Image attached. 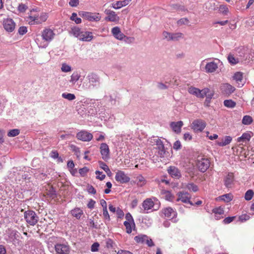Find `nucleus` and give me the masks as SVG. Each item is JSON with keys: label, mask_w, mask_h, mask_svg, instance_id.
<instances>
[{"label": "nucleus", "mask_w": 254, "mask_h": 254, "mask_svg": "<svg viewBox=\"0 0 254 254\" xmlns=\"http://www.w3.org/2000/svg\"><path fill=\"white\" fill-rule=\"evenodd\" d=\"M55 33L54 31L49 28H45L41 32L42 39L44 41L43 42H40L38 39H36V42L39 47L45 48L48 44L54 38Z\"/></svg>", "instance_id": "f257e3e1"}, {"label": "nucleus", "mask_w": 254, "mask_h": 254, "mask_svg": "<svg viewBox=\"0 0 254 254\" xmlns=\"http://www.w3.org/2000/svg\"><path fill=\"white\" fill-rule=\"evenodd\" d=\"M86 78L88 83L84 82L83 84V86L86 89H91L99 85L100 78L97 74L94 73L89 74Z\"/></svg>", "instance_id": "f03ea898"}, {"label": "nucleus", "mask_w": 254, "mask_h": 254, "mask_svg": "<svg viewBox=\"0 0 254 254\" xmlns=\"http://www.w3.org/2000/svg\"><path fill=\"white\" fill-rule=\"evenodd\" d=\"M24 216L27 223L31 226H34L39 220V217L36 213L32 210L25 211Z\"/></svg>", "instance_id": "7ed1b4c3"}, {"label": "nucleus", "mask_w": 254, "mask_h": 254, "mask_svg": "<svg viewBox=\"0 0 254 254\" xmlns=\"http://www.w3.org/2000/svg\"><path fill=\"white\" fill-rule=\"evenodd\" d=\"M210 161L205 157H198L196 161V166L201 172H205L209 167Z\"/></svg>", "instance_id": "20e7f679"}, {"label": "nucleus", "mask_w": 254, "mask_h": 254, "mask_svg": "<svg viewBox=\"0 0 254 254\" xmlns=\"http://www.w3.org/2000/svg\"><path fill=\"white\" fill-rule=\"evenodd\" d=\"M79 15L90 21H99L101 18L99 13L81 11L79 12Z\"/></svg>", "instance_id": "39448f33"}, {"label": "nucleus", "mask_w": 254, "mask_h": 254, "mask_svg": "<svg viewBox=\"0 0 254 254\" xmlns=\"http://www.w3.org/2000/svg\"><path fill=\"white\" fill-rule=\"evenodd\" d=\"M215 61H211L206 63L204 67V70L206 73H213L215 72L218 68L220 61L218 59H215Z\"/></svg>", "instance_id": "423d86ee"}, {"label": "nucleus", "mask_w": 254, "mask_h": 254, "mask_svg": "<svg viewBox=\"0 0 254 254\" xmlns=\"http://www.w3.org/2000/svg\"><path fill=\"white\" fill-rule=\"evenodd\" d=\"M205 127V122L201 119L193 121L191 125V127L194 132H201L204 129Z\"/></svg>", "instance_id": "0eeeda50"}, {"label": "nucleus", "mask_w": 254, "mask_h": 254, "mask_svg": "<svg viewBox=\"0 0 254 254\" xmlns=\"http://www.w3.org/2000/svg\"><path fill=\"white\" fill-rule=\"evenodd\" d=\"M178 198L177 201H181L182 202L185 203H189L191 205H193V204L190 201L191 195L188 192L184 191H180L177 193Z\"/></svg>", "instance_id": "6e6552de"}, {"label": "nucleus", "mask_w": 254, "mask_h": 254, "mask_svg": "<svg viewBox=\"0 0 254 254\" xmlns=\"http://www.w3.org/2000/svg\"><path fill=\"white\" fill-rule=\"evenodd\" d=\"M104 12L107 15L105 18V20L115 23H118L119 21L120 17L115 11L110 9H106Z\"/></svg>", "instance_id": "1a4fd4ad"}, {"label": "nucleus", "mask_w": 254, "mask_h": 254, "mask_svg": "<svg viewBox=\"0 0 254 254\" xmlns=\"http://www.w3.org/2000/svg\"><path fill=\"white\" fill-rule=\"evenodd\" d=\"M116 181L122 184L127 183L130 180V178L122 171H118L116 174Z\"/></svg>", "instance_id": "9d476101"}, {"label": "nucleus", "mask_w": 254, "mask_h": 254, "mask_svg": "<svg viewBox=\"0 0 254 254\" xmlns=\"http://www.w3.org/2000/svg\"><path fill=\"white\" fill-rule=\"evenodd\" d=\"M55 249L57 254H68L70 248L68 245L57 244L55 245Z\"/></svg>", "instance_id": "9b49d317"}, {"label": "nucleus", "mask_w": 254, "mask_h": 254, "mask_svg": "<svg viewBox=\"0 0 254 254\" xmlns=\"http://www.w3.org/2000/svg\"><path fill=\"white\" fill-rule=\"evenodd\" d=\"M76 137L82 141H89L93 138V135L86 130H82L76 134Z\"/></svg>", "instance_id": "f8f14e48"}, {"label": "nucleus", "mask_w": 254, "mask_h": 254, "mask_svg": "<svg viewBox=\"0 0 254 254\" xmlns=\"http://www.w3.org/2000/svg\"><path fill=\"white\" fill-rule=\"evenodd\" d=\"M154 205V203L151 198H147L143 201L142 204L143 209L141 211V213H146L148 212V210L152 209Z\"/></svg>", "instance_id": "ddd939ff"}, {"label": "nucleus", "mask_w": 254, "mask_h": 254, "mask_svg": "<svg viewBox=\"0 0 254 254\" xmlns=\"http://www.w3.org/2000/svg\"><path fill=\"white\" fill-rule=\"evenodd\" d=\"M100 149L102 159L104 160L108 159L110 153L108 145L105 143H102L101 144Z\"/></svg>", "instance_id": "4468645a"}, {"label": "nucleus", "mask_w": 254, "mask_h": 254, "mask_svg": "<svg viewBox=\"0 0 254 254\" xmlns=\"http://www.w3.org/2000/svg\"><path fill=\"white\" fill-rule=\"evenodd\" d=\"M3 25L5 30L9 32L13 31L15 28V23L12 19L10 18L4 19Z\"/></svg>", "instance_id": "2eb2a0df"}, {"label": "nucleus", "mask_w": 254, "mask_h": 254, "mask_svg": "<svg viewBox=\"0 0 254 254\" xmlns=\"http://www.w3.org/2000/svg\"><path fill=\"white\" fill-rule=\"evenodd\" d=\"M111 32L114 37L119 40H122L125 37V35L121 32L120 27L116 26L111 30Z\"/></svg>", "instance_id": "dca6fc26"}, {"label": "nucleus", "mask_w": 254, "mask_h": 254, "mask_svg": "<svg viewBox=\"0 0 254 254\" xmlns=\"http://www.w3.org/2000/svg\"><path fill=\"white\" fill-rule=\"evenodd\" d=\"M35 11L33 9L30 11L29 16L27 17V21L30 25H35L40 24L39 22V15L37 14H33V12Z\"/></svg>", "instance_id": "f3484780"}, {"label": "nucleus", "mask_w": 254, "mask_h": 254, "mask_svg": "<svg viewBox=\"0 0 254 254\" xmlns=\"http://www.w3.org/2000/svg\"><path fill=\"white\" fill-rule=\"evenodd\" d=\"M222 92L226 95H230L235 90V88L228 83H224L221 86Z\"/></svg>", "instance_id": "a211bd4d"}, {"label": "nucleus", "mask_w": 254, "mask_h": 254, "mask_svg": "<svg viewBox=\"0 0 254 254\" xmlns=\"http://www.w3.org/2000/svg\"><path fill=\"white\" fill-rule=\"evenodd\" d=\"M183 126L182 121H178L176 122H172L170 124V127L172 130L176 133L178 134L181 132V128Z\"/></svg>", "instance_id": "6ab92c4d"}, {"label": "nucleus", "mask_w": 254, "mask_h": 254, "mask_svg": "<svg viewBox=\"0 0 254 254\" xmlns=\"http://www.w3.org/2000/svg\"><path fill=\"white\" fill-rule=\"evenodd\" d=\"M156 142L158 150V154L161 157H164L166 154V151L163 142L158 138L156 139Z\"/></svg>", "instance_id": "aec40b11"}, {"label": "nucleus", "mask_w": 254, "mask_h": 254, "mask_svg": "<svg viewBox=\"0 0 254 254\" xmlns=\"http://www.w3.org/2000/svg\"><path fill=\"white\" fill-rule=\"evenodd\" d=\"M93 38L94 36L91 32L83 31L79 40L82 41L90 42L93 39Z\"/></svg>", "instance_id": "412c9836"}, {"label": "nucleus", "mask_w": 254, "mask_h": 254, "mask_svg": "<svg viewBox=\"0 0 254 254\" xmlns=\"http://www.w3.org/2000/svg\"><path fill=\"white\" fill-rule=\"evenodd\" d=\"M201 93L202 94V98L204 97H206V100L209 101L214 96V91L210 90L208 88H204L201 90Z\"/></svg>", "instance_id": "4be33fe9"}, {"label": "nucleus", "mask_w": 254, "mask_h": 254, "mask_svg": "<svg viewBox=\"0 0 254 254\" xmlns=\"http://www.w3.org/2000/svg\"><path fill=\"white\" fill-rule=\"evenodd\" d=\"M6 234L8 236L9 241L11 242H14L18 237V233L16 230L8 229L6 231Z\"/></svg>", "instance_id": "5701e85b"}, {"label": "nucleus", "mask_w": 254, "mask_h": 254, "mask_svg": "<svg viewBox=\"0 0 254 254\" xmlns=\"http://www.w3.org/2000/svg\"><path fill=\"white\" fill-rule=\"evenodd\" d=\"M162 212L166 217L168 218H173L176 217L177 215L176 211L170 207L163 209Z\"/></svg>", "instance_id": "b1692460"}, {"label": "nucleus", "mask_w": 254, "mask_h": 254, "mask_svg": "<svg viewBox=\"0 0 254 254\" xmlns=\"http://www.w3.org/2000/svg\"><path fill=\"white\" fill-rule=\"evenodd\" d=\"M160 194L162 197L167 201H173L175 198V196L169 190H162Z\"/></svg>", "instance_id": "393cba45"}, {"label": "nucleus", "mask_w": 254, "mask_h": 254, "mask_svg": "<svg viewBox=\"0 0 254 254\" xmlns=\"http://www.w3.org/2000/svg\"><path fill=\"white\" fill-rule=\"evenodd\" d=\"M168 171L169 174L173 178L179 179L181 176V172L179 169L175 167H170Z\"/></svg>", "instance_id": "a878e982"}, {"label": "nucleus", "mask_w": 254, "mask_h": 254, "mask_svg": "<svg viewBox=\"0 0 254 254\" xmlns=\"http://www.w3.org/2000/svg\"><path fill=\"white\" fill-rule=\"evenodd\" d=\"M234 181V175L233 173H229L224 179L225 186L228 188H231Z\"/></svg>", "instance_id": "bb28decb"}, {"label": "nucleus", "mask_w": 254, "mask_h": 254, "mask_svg": "<svg viewBox=\"0 0 254 254\" xmlns=\"http://www.w3.org/2000/svg\"><path fill=\"white\" fill-rule=\"evenodd\" d=\"M253 135L252 132H247L244 133L241 136L238 137L237 139V142H246V141H250L251 138Z\"/></svg>", "instance_id": "cd10ccee"}, {"label": "nucleus", "mask_w": 254, "mask_h": 254, "mask_svg": "<svg viewBox=\"0 0 254 254\" xmlns=\"http://www.w3.org/2000/svg\"><path fill=\"white\" fill-rule=\"evenodd\" d=\"M188 92L190 94L193 95L197 98H202V94L201 93V90L198 88L194 87H190L188 89Z\"/></svg>", "instance_id": "c85d7f7f"}, {"label": "nucleus", "mask_w": 254, "mask_h": 254, "mask_svg": "<svg viewBox=\"0 0 254 254\" xmlns=\"http://www.w3.org/2000/svg\"><path fill=\"white\" fill-rule=\"evenodd\" d=\"M71 215L75 217L77 219H79L83 214L82 209L80 208L77 207L70 211Z\"/></svg>", "instance_id": "c756f323"}, {"label": "nucleus", "mask_w": 254, "mask_h": 254, "mask_svg": "<svg viewBox=\"0 0 254 254\" xmlns=\"http://www.w3.org/2000/svg\"><path fill=\"white\" fill-rule=\"evenodd\" d=\"M82 32L83 31L81 28L77 26H74L71 28L70 33L75 37H76L80 40Z\"/></svg>", "instance_id": "7c9ffc66"}, {"label": "nucleus", "mask_w": 254, "mask_h": 254, "mask_svg": "<svg viewBox=\"0 0 254 254\" xmlns=\"http://www.w3.org/2000/svg\"><path fill=\"white\" fill-rule=\"evenodd\" d=\"M80 76V74L77 71L73 72L70 76V79L69 80V83H71L72 85H74L79 79Z\"/></svg>", "instance_id": "2f4dec72"}, {"label": "nucleus", "mask_w": 254, "mask_h": 254, "mask_svg": "<svg viewBox=\"0 0 254 254\" xmlns=\"http://www.w3.org/2000/svg\"><path fill=\"white\" fill-rule=\"evenodd\" d=\"M212 212L215 214V219L216 220L220 219L221 217L218 215H223L224 212L223 208L221 207H216L213 209Z\"/></svg>", "instance_id": "473e14b6"}, {"label": "nucleus", "mask_w": 254, "mask_h": 254, "mask_svg": "<svg viewBox=\"0 0 254 254\" xmlns=\"http://www.w3.org/2000/svg\"><path fill=\"white\" fill-rule=\"evenodd\" d=\"M232 140V138L231 136H226L224 137V139L223 140V141H217L216 142V143L218 145H219L220 146H226V145L229 144V143H230Z\"/></svg>", "instance_id": "72a5a7b5"}, {"label": "nucleus", "mask_w": 254, "mask_h": 254, "mask_svg": "<svg viewBox=\"0 0 254 254\" xmlns=\"http://www.w3.org/2000/svg\"><path fill=\"white\" fill-rule=\"evenodd\" d=\"M124 224L126 227V232L128 234H130L132 232V229H134L135 228V225L134 222H124Z\"/></svg>", "instance_id": "f704fd0d"}, {"label": "nucleus", "mask_w": 254, "mask_h": 254, "mask_svg": "<svg viewBox=\"0 0 254 254\" xmlns=\"http://www.w3.org/2000/svg\"><path fill=\"white\" fill-rule=\"evenodd\" d=\"M147 237L145 235L140 234L135 236L134 239L137 243H144L146 242Z\"/></svg>", "instance_id": "c9c22d12"}, {"label": "nucleus", "mask_w": 254, "mask_h": 254, "mask_svg": "<svg viewBox=\"0 0 254 254\" xmlns=\"http://www.w3.org/2000/svg\"><path fill=\"white\" fill-rule=\"evenodd\" d=\"M135 182L138 186L142 187L146 184V180L142 176L139 175L136 177Z\"/></svg>", "instance_id": "e433bc0d"}, {"label": "nucleus", "mask_w": 254, "mask_h": 254, "mask_svg": "<svg viewBox=\"0 0 254 254\" xmlns=\"http://www.w3.org/2000/svg\"><path fill=\"white\" fill-rule=\"evenodd\" d=\"M218 198L219 200H223L225 202H229L232 199L233 196L231 193H227L220 196Z\"/></svg>", "instance_id": "4c0bfd02"}, {"label": "nucleus", "mask_w": 254, "mask_h": 254, "mask_svg": "<svg viewBox=\"0 0 254 254\" xmlns=\"http://www.w3.org/2000/svg\"><path fill=\"white\" fill-rule=\"evenodd\" d=\"M77 111L78 114L82 118H85L86 117H88L87 110L85 109V108L84 107H79L77 109Z\"/></svg>", "instance_id": "58836bf2"}, {"label": "nucleus", "mask_w": 254, "mask_h": 254, "mask_svg": "<svg viewBox=\"0 0 254 254\" xmlns=\"http://www.w3.org/2000/svg\"><path fill=\"white\" fill-rule=\"evenodd\" d=\"M62 97L65 99H67L69 101H72L75 99V96L73 94L68 93H63L62 94Z\"/></svg>", "instance_id": "ea45409f"}, {"label": "nucleus", "mask_w": 254, "mask_h": 254, "mask_svg": "<svg viewBox=\"0 0 254 254\" xmlns=\"http://www.w3.org/2000/svg\"><path fill=\"white\" fill-rule=\"evenodd\" d=\"M224 105L225 107L229 108H234L236 105V103L233 100H225L224 101Z\"/></svg>", "instance_id": "a19ab883"}, {"label": "nucleus", "mask_w": 254, "mask_h": 254, "mask_svg": "<svg viewBox=\"0 0 254 254\" xmlns=\"http://www.w3.org/2000/svg\"><path fill=\"white\" fill-rule=\"evenodd\" d=\"M71 67L66 63H63L62 64L61 70L62 72H69L71 71Z\"/></svg>", "instance_id": "79ce46f5"}, {"label": "nucleus", "mask_w": 254, "mask_h": 254, "mask_svg": "<svg viewBox=\"0 0 254 254\" xmlns=\"http://www.w3.org/2000/svg\"><path fill=\"white\" fill-rule=\"evenodd\" d=\"M252 122L253 119L250 116H245L242 120V123L245 125H250Z\"/></svg>", "instance_id": "37998d69"}, {"label": "nucleus", "mask_w": 254, "mask_h": 254, "mask_svg": "<svg viewBox=\"0 0 254 254\" xmlns=\"http://www.w3.org/2000/svg\"><path fill=\"white\" fill-rule=\"evenodd\" d=\"M186 188H187L189 190L192 191L193 192H196L198 190L197 186L193 183L188 184L186 186Z\"/></svg>", "instance_id": "c03bdc74"}, {"label": "nucleus", "mask_w": 254, "mask_h": 254, "mask_svg": "<svg viewBox=\"0 0 254 254\" xmlns=\"http://www.w3.org/2000/svg\"><path fill=\"white\" fill-rule=\"evenodd\" d=\"M233 79L237 82H241L243 79V74L241 72H237L233 76Z\"/></svg>", "instance_id": "a18cd8bd"}, {"label": "nucleus", "mask_w": 254, "mask_h": 254, "mask_svg": "<svg viewBox=\"0 0 254 254\" xmlns=\"http://www.w3.org/2000/svg\"><path fill=\"white\" fill-rule=\"evenodd\" d=\"M254 191L251 190H249L245 193V198L247 200H250L252 199Z\"/></svg>", "instance_id": "49530a36"}, {"label": "nucleus", "mask_w": 254, "mask_h": 254, "mask_svg": "<svg viewBox=\"0 0 254 254\" xmlns=\"http://www.w3.org/2000/svg\"><path fill=\"white\" fill-rule=\"evenodd\" d=\"M87 116H95L97 113V110L95 107H90L87 109Z\"/></svg>", "instance_id": "de8ad7c7"}, {"label": "nucleus", "mask_w": 254, "mask_h": 254, "mask_svg": "<svg viewBox=\"0 0 254 254\" xmlns=\"http://www.w3.org/2000/svg\"><path fill=\"white\" fill-rule=\"evenodd\" d=\"M20 133L19 130L18 129H13L10 130L7 133L9 137H14L18 135Z\"/></svg>", "instance_id": "09e8293b"}, {"label": "nucleus", "mask_w": 254, "mask_h": 254, "mask_svg": "<svg viewBox=\"0 0 254 254\" xmlns=\"http://www.w3.org/2000/svg\"><path fill=\"white\" fill-rule=\"evenodd\" d=\"M123 2H122L121 1L119 0L112 4V7L115 9H120L124 6L123 5Z\"/></svg>", "instance_id": "8fccbe9b"}, {"label": "nucleus", "mask_w": 254, "mask_h": 254, "mask_svg": "<svg viewBox=\"0 0 254 254\" xmlns=\"http://www.w3.org/2000/svg\"><path fill=\"white\" fill-rule=\"evenodd\" d=\"M70 19L74 21L76 24H79L81 22V18L77 17V14L76 13H72Z\"/></svg>", "instance_id": "3c124183"}, {"label": "nucleus", "mask_w": 254, "mask_h": 254, "mask_svg": "<svg viewBox=\"0 0 254 254\" xmlns=\"http://www.w3.org/2000/svg\"><path fill=\"white\" fill-rule=\"evenodd\" d=\"M183 38V34L181 33H172V40L178 41Z\"/></svg>", "instance_id": "603ef678"}, {"label": "nucleus", "mask_w": 254, "mask_h": 254, "mask_svg": "<svg viewBox=\"0 0 254 254\" xmlns=\"http://www.w3.org/2000/svg\"><path fill=\"white\" fill-rule=\"evenodd\" d=\"M100 166L102 169H103L107 173V174L108 175L111 173V171H110V169L109 168L108 166L105 163L100 162Z\"/></svg>", "instance_id": "864d4df0"}, {"label": "nucleus", "mask_w": 254, "mask_h": 254, "mask_svg": "<svg viewBox=\"0 0 254 254\" xmlns=\"http://www.w3.org/2000/svg\"><path fill=\"white\" fill-rule=\"evenodd\" d=\"M228 60L230 63L235 64L239 62L238 59H236L235 57L231 55H230L228 57Z\"/></svg>", "instance_id": "5fc2aeb1"}, {"label": "nucleus", "mask_w": 254, "mask_h": 254, "mask_svg": "<svg viewBox=\"0 0 254 254\" xmlns=\"http://www.w3.org/2000/svg\"><path fill=\"white\" fill-rule=\"evenodd\" d=\"M47 18L48 14L46 13H42L41 15L39 16V22H40V24L46 21Z\"/></svg>", "instance_id": "6e6d98bb"}, {"label": "nucleus", "mask_w": 254, "mask_h": 254, "mask_svg": "<svg viewBox=\"0 0 254 254\" xmlns=\"http://www.w3.org/2000/svg\"><path fill=\"white\" fill-rule=\"evenodd\" d=\"M95 174L97 175L96 178L101 181L103 180L106 177L105 175L104 174L103 172L99 171H96Z\"/></svg>", "instance_id": "4d7b16f0"}, {"label": "nucleus", "mask_w": 254, "mask_h": 254, "mask_svg": "<svg viewBox=\"0 0 254 254\" xmlns=\"http://www.w3.org/2000/svg\"><path fill=\"white\" fill-rule=\"evenodd\" d=\"M89 170L87 167H84L82 168H80L79 170V173L80 174V175L82 177H84L86 175V174L88 173Z\"/></svg>", "instance_id": "13d9d810"}, {"label": "nucleus", "mask_w": 254, "mask_h": 254, "mask_svg": "<svg viewBox=\"0 0 254 254\" xmlns=\"http://www.w3.org/2000/svg\"><path fill=\"white\" fill-rule=\"evenodd\" d=\"M189 23V20L187 18H181L177 21L178 25L180 26L184 24H188Z\"/></svg>", "instance_id": "bf43d9fd"}, {"label": "nucleus", "mask_w": 254, "mask_h": 254, "mask_svg": "<svg viewBox=\"0 0 254 254\" xmlns=\"http://www.w3.org/2000/svg\"><path fill=\"white\" fill-rule=\"evenodd\" d=\"M163 36L165 39L168 41L172 40V33L166 31L163 33Z\"/></svg>", "instance_id": "052dcab7"}, {"label": "nucleus", "mask_w": 254, "mask_h": 254, "mask_svg": "<svg viewBox=\"0 0 254 254\" xmlns=\"http://www.w3.org/2000/svg\"><path fill=\"white\" fill-rule=\"evenodd\" d=\"M28 8V6L25 4H19L18 6V10L21 12H24Z\"/></svg>", "instance_id": "680f3d73"}, {"label": "nucleus", "mask_w": 254, "mask_h": 254, "mask_svg": "<svg viewBox=\"0 0 254 254\" xmlns=\"http://www.w3.org/2000/svg\"><path fill=\"white\" fill-rule=\"evenodd\" d=\"M99 247V244L98 243H94L91 246V250L93 252H97Z\"/></svg>", "instance_id": "e2e57ef3"}, {"label": "nucleus", "mask_w": 254, "mask_h": 254, "mask_svg": "<svg viewBox=\"0 0 254 254\" xmlns=\"http://www.w3.org/2000/svg\"><path fill=\"white\" fill-rule=\"evenodd\" d=\"M27 32V27L25 26H21L18 29V33L20 35H23Z\"/></svg>", "instance_id": "0e129e2a"}, {"label": "nucleus", "mask_w": 254, "mask_h": 254, "mask_svg": "<svg viewBox=\"0 0 254 254\" xmlns=\"http://www.w3.org/2000/svg\"><path fill=\"white\" fill-rule=\"evenodd\" d=\"M117 216L119 218H121L123 217L124 216V213L122 209H121L119 207H117V211L116 212Z\"/></svg>", "instance_id": "69168bd1"}, {"label": "nucleus", "mask_w": 254, "mask_h": 254, "mask_svg": "<svg viewBox=\"0 0 254 254\" xmlns=\"http://www.w3.org/2000/svg\"><path fill=\"white\" fill-rule=\"evenodd\" d=\"M126 220L125 222H134V220L131 216V215L129 213H127L126 215Z\"/></svg>", "instance_id": "338daca9"}, {"label": "nucleus", "mask_w": 254, "mask_h": 254, "mask_svg": "<svg viewBox=\"0 0 254 254\" xmlns=\"http://www.w3.org/2000/svg\"><path fill=\"white\" fill-rule=\"evenodd\" d=\"M220 11L224 14H227L229 11L228 7L225 5L220 6Z\"/></svg>", "instance_id": "774afa93"}]
</instances>
